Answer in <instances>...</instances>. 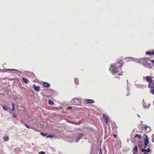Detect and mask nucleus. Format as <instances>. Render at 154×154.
<instances>
[{
    "label": "nucleus",
    "mask_w": 154,
    "mask_h": 154,
    "mask_svg": "<svg viewBox=\"0 0 154 154\" xmlns=\"http://www.w3.org/2000/svg\"><path fill=\"white\" fill-rule=\"evenodd\" d=\"M123 66V64L121 61H119L116 63L111 64L109 70L113 75L118 74V75H120L122 74L119 72H120V70H121V68Z\"/></svg>",
    "instance_id": "obj_1"
},
{
    "label": "nucleus",
    "mask_w": 154,
    "mask_h": 154,
    "mask_svg": "<svg viewBox=\"0 0 154 154\" xmlns=\"http://www.w3.org/2000/svg\"><path fill=\"white\" fill-rule=\"evenodd\" d=\"M82 100V98H74L71 100V102L72 104L73 105L81 106H82L81 102Z\"/></svg>",
    "instance_id": "obj_2"
},
{
    "label": "nucleus",
    "mask_w": 154,
    "mask_h": 154,
    "mask_svg": "<svg viewBox=\"0 0 154 154\" xmlns=\"http://www.w3.org/2000/svg\"><path fill=\"white\" fill-rule=\"evenodd\" d=\"M142 64L145 67H146L148 69H151L152 67L150 65V64L148 63L147 61H149V58L147 57H145L143 58L142 59Z\"/></svg>",
    "instance_id": "obj_3"
},
{
    "label": "nucleus",
    "mask_w": 154,
    "mask_h": 154,
    "mask_svg": "<svg viewBox=\"0 0 154 154\" xmlns=\"http://www.w3.org/2000/svg\"><path fill=\"white\" fill-rule=\"evenodd\" d=\"M128 58H129L130 59H132V60H131V61L133 60L136 62H137L138 63H140L141 64H142V61H143L142 60V59H143V58L136 59L135 58H132V57H131Z\"/></svg>",
    "instance_id": "obj_4"
},
{
    "label": "nucleus",
    "mask_w": 154,
    "mask_h": 154,
    "mask_svg": "<svg viewBox=\"0 0 154 154\" xmlns=\"http://www.w3.org/2000/svg\"><path fill=\"white\" fill-rule=\"evenodd\" d=\"M83 135L84 134H80L76 139L75 140V142H78L82 138Z\"/></svg>",
    "instance_id": "obj_5"
},
{
    "label": "nucleus",
    "mask_w": 154,
    "mask_h": 154,
    "mask_svg": "<svg viewBox=\"0 0 154 154\" xmlns=\"http://www.w3.org/2000/svg\"><path fill=\"white\" fill-rule=\"evenodd\" d=\"M146 79L147 82L149 83L151 82L152 80L151 76H147L146 77Z\"/></svg>",
    "instance_id": "obj_6"
},
{
    "label": "nucleus",
    "mask_w": 154,
    "mask_h": 154,
    "mask_svg": "<svg viewBox=\"0 0 154 154\" xmlns=\"http://www.w3.org/2000/svg\"><path fill=\"white\" fill-rule=\"evenodd\" d=\"M33 88L36 91L38 92L40 90V87L39 86H37L35 85L34 84L32 86Z\"/></svg>",
    "instance_id": "obj_7"
},
{
    "label": "nucleus",
    "mask_w": 154,
    "mask_h": 154,
    "mask_svg": "<svg viewBox=\"0 0 154 154\" xmlns=\"http://www.w3.org/2000/svg\"><path fill=\"white\" fill-rule=\"evenodd\" d=\"M134 85L136 87L139 88H143L144 87L143 85L140 84H135Z\"/></svg>",
    "instance_id": "obj_8"
},
{
    "label": "nucleus",
    "mask_w": 154,
    "mask_h": 154,
    "mask_svg": "<svg viewBox=\"0 0 154 154\" xmlns=\"http://www.w3.org/2000/svg\"><path fill=\"white\" fill-rule=\"evenodd\" d=\"M86 102L88 103H94V101L91 99H86Z\"/></svg>",
    "instance_id": "obj_9"
},
{
    "label": "nucleus",
    "mask_w": 154,
    "mask_h": 154,
    "mask_svg": "<svg viewBox=\"0 0 154 154\" xmlns=\"http://www.w3.org/2000/svg\"><path fill=\"white\" fill-rule=\"evenodd\" d=\"M137 146H135L133 149V153L135 154H137Z\"/></svg>",
    "instance_id": "obj_10"
},
{
    "label": "nucleus",
    "mask_w": 154,
    "mask_h": 154,
    "mask_svg": "<svg viewBox=\"0 0 154 154\" xmlns=\"http://www.w3.org/2000/svg\"><path fill=\"white\" fill-rule=\"evenodd\" d=\"M43 85L45 87H48L50 86V84L47 82H44L43 83Z\"/></svg>",
    "instance_id": "obj_11"
},
{
    "label": "nucleus",
    "mask_w": 154,
    "mask_h": 154,
    "mask_svg": "<svg viewBox=\"0 0 154 154\" xmlns=\"http://www.w3.org/2000/svg\"><path fill=\"white\" fill-rule=\"evenodd\" d=\"M22 79L23 81V82L26 84H27L28 83V80L27 79L24 78L22 77Z\"/></svg>",
    "instance_id": "obj_12"
},
{
    "label": "nucleus",
    "mask_w": 154,
    "mask_h": 154,
    "mask_svg": "<svg viewBox=\"0 0 154 154\" xmlns=\"http://www.w3.org/2000/svg\"><path fill=\"white\" fill-rule=\"evenodd\" d=\"M149 143V141L148 139L147 138H146L145 140L144 145H145V146H147L148 144Z\"/></svg>",
    "instance_id": "obj_13"
},
{
    "label": "nucleus",
    "mask_w": 154,
    "mask_h": 154,
    "mask_svg": "<svg viewBox=\"0 0 154 154\" xmlns=\"http://www.w3.org/2000/svg\"><path fill=\"white\" fill-rule=\"evenodd\" d=\"M154 86V83H152V82H151L149 83L148 85V87L150 88H153Z\"/></svg>",
    "instance_id": "obj_14"
},
{
    "label": "nucleus",
    "mask_w": 154,
    "mask_h": 154,
    "mask_svg": "<svg viewBox=\"0 0 154 154\" xmlns=\"http://www.w3.org/2000/svg\"><path fill=\"white\" fill-rule=\"evenodd\" d=\"M127 91H128V94H127L126 95L127 96H128V95H130V91L129 90V87H128V80L127 81Z\"/></svg>",
    "instance_id": "obj_15"
},
{
    "label": "nucleus",
    "mask_w": 154,
    "mask_h": 154,
    "mask_svg": "<svg viewBox=\"0 0 154 154\" xmlns=\"http://www.w3.org/2000/svg\"><path fill=\"white\" fill-rule=\"evenodd\" d=\"M74 82L76 85H78L79 84L78 79L77 78L75 79Z\"/></svg>",
    "instance_id": "obj_16"
},
{
    "label": "nucleus",
    "mask_w": 154,
    "mask_h": 154,
    "mask_svg": "<svg viewBox=\"0 0 154 154\" xmlns=\"http://www.w3.org/2000/svg\"><path fill=\"white\" fill-rule=\"evenodd\" d=\"M103 117L104 120H107V116L106 115L103 114Z\"/></svg>",
    "instance_id": "obj_17"
},
{
    "label": "nucleus",
    "mask_w": 154,
    "mask_h": 154,
    "mask_svg": "<svg viewBox=\"0 0 154 154\" xmlns=\"http://www.w3.org/2000/svg\"><path fill=\"white\" fill-rule=\"evenodd\" d=\"M8 70H12V71H14L16 72H18L21 73H22V71H20V70H17L15 69H9Z\"/></svg>",
    "instance_id": "obj_18"
},
{
    "label": "nucleus",
    "mask_w": 154,
    "mask_h": 154,
    "mask_svg": "<svg viewBox=\"0 0 154 154\" xmlns=\"http://www.w3.org/2000/svg\"><path fill=\"white\" fill-rule=\"evenodd\" d=\"M48 103L51 105H53L54 104V102L51 100H49L48 101Z\"/></svg>",
    "instance_id": "obj_19"
},
{
    "label": "nucleus",
    "mask_w": 154,
    "mask_h": 154,
    "mask_svg": "<svg viewBox=\"0 0 154 154\" xmlns=\"http://www.w3.org/2000/svg\"><path fill=\"white\" fill-rule=\"evenodd\" d=\"M54 136V135L53 134H51L47 136L46 138H48V137H50V138H52Z\"/></svg>",
    "instance_id": "obj_20"
},
{
    "label": "nucleus",
    "mask_w": 154,
    "mask_h": 154,
    "mask_svg": "<svg viewBox=\"0 0 154 154\" xmlns=\"http://www.w3.org/2000/svg\"><path fill=\"white\" fill-rule=\"evenodd\" d=\"M4 140L5 141H7L9 140V137H5L3 138Z\"/></svg>",
    "instance_id": "obj_21"
},
{
    "label": "nucleus",
    "mask_w": 154,
    "mask_h": 154,
    "mask_svg": "<svg viewBox=\"0 0 154 154\" xmlns=\"http://www.w3.org/2000/svg\"><path fill=\"white\" fill-rule=\"evenodd\" d=\"M3 108L4 110L6 111H7L8 109V107L7 106H6L5 105H4L3 106Z\"/></svg>",
    "instance_id": "obj_22"
},
{
    "label": "nucleus",
    "mask_w": 154,
    "mask_h": 154,
    "mask_svg": "<svg viewBox=\"0 0 154 154\" xmlns=\"http://www.w3.org/2000/svg\"><path fill=\"white\" fill-rule=\"evenodd\" d=\"M151 130V128L150 127L148 126L147 129H146V131L148 132H150Z\"/></svg>",
    "instance_id": "obj_23"
},
{
    "label": "nucleus",
    "mask_w": 154,
    "mask_h": 154,
    "mask_svg": "<svg viewBox=\"0 0 154 154\" xmlns=\"http://www.w3.org/2000/svg\"><path fill=\"white\" fill-rule=\"evenodd\" d=\"M41 134L42 135V136H43V137H45V136H46L47 135V133H43V132H41Z\"/></svg>",
    "instance_id": "obj_24"
},
{
    "label": "nucleus",
    "mask_w": 154,
    "mask_h": 154,
    "mask_svg": "<svg viewBox=\"0 0 154 154\" xmlns=\"http://www.w3.org/2000/svg\"><path fill=\"white\" fill-rule=\"evenodd\" d=\"M143 107L145 109H148L149 108V106H145L144 105H143Z\"/></svg>",
    "instance_id": "obj_25"
},
{
    "label": "nucleus",
    "mask_w": 154,
    "mask_h": 154,
    "mask_svg": "<svg viewBox=\"0 0 154 154\" xmlns=\"http://www.w3.org/2000/svg\"><path fill=\"white\" fill-rule=\"evenodd\" d=\"M150 92L151 93L154 94V88L150 90Z\"/></svg>",
    "instance_id": "obj_26"
},
{
    "label": "nucleus",
    "mask_w": 154,
    "mask_h": 154,
    "mask_svg": "<svg viewBox=\"0 0 154 154\" xmlns=\"http://www.w3.org/2000/svg\"><path fill=\"white\" fill-rule=\"evenodd\" d=\"M12 109L13 111H14L15 110H14V104L13 103L12 104Z\"/></svg>",
    "instance_id": "obj_27"
},
{
    "label": "nucleus",
    "mask_w": 154,
    "mask_h": 154,
    "mask_svg": "<svg viewBox=\"0 0 154 154\" xmlns=\"http://www.w3.org/2000/svg\"><path fill=\"white\" fill-rule=\"evenodd\" d=\"M146 54L151 55V52L149 51H146Z\"/></svg>",
    "instance_id": "obj_28"
},
{
    "label": "nucleus",
    "mask_w": 154,
    "mask_h": 154,
    "mask_svg": "<svg viewBox=\"0 0 154 154\" xmlns=\"http://www.w3.org/2000/svg\"><path fill=\"white\" fill-rule=\"evenodd\" d=\"M24 125H25V126L26 127L28 128H31V127L30 126L27 125H26V124H25Z\"/></svg>",
    "instance_id": "obj_29"
},
{
    "label": "nucleus",
    "mask_w": 154,
    "mask_h": 154,
    "mask_svg": "<svg viewBox=\"0 0 154 154\" xmlns=\"http://www.w3.org/2000/svg\"><path fill=\"white\" fill-rule=\"evenodd\" d=\"M142 145L141 144H138V147L139 148L141 149L142 147Z\"/></svg>",
    "instance_id": "obj_30"
},
{
    "label": "nucleus",
    "mask_w": 154,
    "mask_h": 154,
    "mask_svg": "<svg viewBox=\"0 0 154 154\" xmlns=\"http://www.w3.org/2000/svg\"><path fill=\"white\" fill-rule=\"evenodd\" d=\"M137 137L139 139H140V137H141V135L140 134H139L137 135Z\"/></svg>",
    "instance_id": "obj_31"
},
{
    "label": "nucleus",
    "mask_w": 154,
    "mask_h": 154,
    "mask_svg": "<svg viewBox=\"0 0 154 154\" xmlns=\"http://www.w3.org/2000/svg\"><path fill=\"white\" fill-rule=\"evenodd\" d=\"M99 154H102V151L101 150V149L100 148V149L99 152Z\"/></svg>",
    "instance_id": "obj_32"
},
{
    "label": "nucleus",
    "mask_w": 154,
    "mask_h": 154,
    "mask_svg": "<svg viewBox=\"0 0 154 154\" xmlns=\"http://www.w3.org/2000/svg\"><path fill=\"white\" fill-rule=\"evenodd\" d=\"M39 154H45V152H44L43 151H42L40 152H39Z\"/></svg>",
    "instance_id": "obj_33"
},
{
    "label": "nucleus",
    "mask_w": 154,
    "mask_h": 154,
    "mask_svg": "<svg viewBox=\"0 0 154 154\" xmlns=\"http://www.w3.org/2000/svg\"><path fill=\"white\" fill-rule=\"evenodd\" d=\"M150 151V150H149V148H148L146 150V152H147V153L149 152Z\"/></svg>",
    "instance_id": "obj_34"
},
{
    "label": "nucleus",
    "mask_w": 154,
    "mask_h": 154,
    "mask_svg": "<svg viewBox=\"0 0 154 154\" xmlns=\"http://www.w3.org/2000/svg\"><path fill=\"white\" fill-rule=\"evenodd\" d=\"M149 60L153 64H154V60Z\"/></svg>",
    "instance_id": "obj_35"
},
{
    "label": "nucleus",
    "mask_w": 154,
    "mask_h": 154,
    "mask_svg": "<svg viewBox=\"0 0 154 154\" xmlns=\"http://www.w3.org/2000/svg\"><path fill=\"white\" fill-rule=\"evenodd\" d=\"M148 127V126H145L144 127V129L146 130V129H147Z\"/></svg>",
    "instance_id": "obj_36"
},
{
    "label": "nucleus",
    "mask_w": 154,
    "mask_h": 154,
    "mask_svg": "<svg viewBox=\"0 0 154 154\" xmlns=\"http://www.w3.org/2000/svg\"><path fill=\"white\" fill-rule=\"evenodd\" d=\"M104 122H105V123L106 124H107V122H108L107 120H104Z\"/></svg>",
    "instance_id": "obj_37"
},
{
    "label": "nucleus",
    "mask_w": 154,
    "mask_h": 154,
    "mask_svg": "<svg viewBox=\"0 0 154 154\" xmlns=\"http://www.w3.org/2000/svg\"><path fill=\"white\" fill-rule=\"evenodd\" d=\"M154 54V52L152 51L151 53V55H153Z\"/></svg>",
    "instance_id": "obj_38"
},
{
    "label": "nucleus",
    "mask_w": 154,
    "mask_h": 154,
    "mask_svg": "<svg viewBox=\"0 0 154 154\" xmlns=\"http://www.w3.org/2000/svg\"><path fill=\"white\" fill-rule=\"evenodd\" d=\"M13 116L14 118H16L17 117V116L14 114L13 115Z\"/></svg>",
    "instance_id": "obj_39"
},
{
    "label": "nucleus",
    "mask_w": 154,
    "mask_h": 154,
    "mask_svg": "<svg viewBox=\"0 0 154 154\" xmlns=\"http://www.w3.org/2000/svg\"><path fill=\"white\" fill-rule=\"evenodd\" d=\"M113 135L114 137H117V135H116V134H113Z\"/></svg>",
    "instance_id": "obj_40"
},
{
    "label": "nucleus",
    "mask_w": 154,
    "mask_h": 154,
    "mask_svg": "<svg viewBox=\"0 0 154 154\" xmlns=\"http://www.w3.org/2000/svg\"><path fill=\"white\" fill-rule=\"evenodd\" d=\"M71 107H69L68 108H67V109H70L71 108Z\"/></svg>",
    "instance_id": "obj_41"
},
{
    "label": "nucleus",
    "mask_w": 154,
    "mask_h": 154,
    "mask_svg": "<svg viewBox=\"0 0 154 154\" xmlns=\"http://www.w3.org/2000/svg\"><path fill=\"white\" fill-rule=\"evenodd\" d=\"M147 146H145V145H144V149H145L146 148V147H147Z\"/></svg>",
    "instance_id": "obj_42"
},
{
    "label": "nucleus",
    "mask_w": 154,
    "mask_h": 154,
    "mask_svg": "<svg viewBox=\"0 0 154 154\" xmlns=\"http://www.w3.org/2000/svg\"><path fill=\"white\" fill-rule=\"evenodd\" d=\"M137 116H138L139 118H140V116H139V115H137Z\"/></svg>",
    "instance_id": "obj_43"
},
{
    "label": "nucleus",
    "mask_w": 154,
    "mask_h": 154,
    "mask_svg": "<svg viewBox=\"0 0 154 154\" xmlns=\"http://www.w3.org/2000/svg\"><path fill=\"white\" fill-rule=\"evenodd\" d=\"M21 123H23V122H22V121H21Z\"/></svg>",
    "instance_id": "obj_44"
},
{
    "label": "nucleus",
    "mask_w": 154,
    "mask_h": 154,
    "mask_svg": "<svg viewBox=\"0 0 154 154\" xmlns=\"http://www.w3.org/2000/svg\"><path fill=\"white\" fill-rule=\"evenodd\" d=\"M118 76H116V77H115V78H118Z\"/></svg>",
    "instance_id": "obj_45"
}]
</instances>
